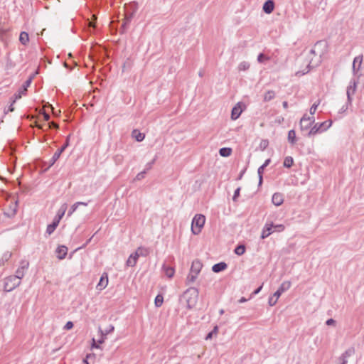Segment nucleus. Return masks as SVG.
I'll list each match as a JSON object with an SVG mask.
<instances>
[{"label": "nucleus", "mask_w": 364, "mask_h": 364, "mask_svg": "<svg viewBox=\"0 0 364 364\" xmlns=\"http://www.w3.org/2000/svg\"><path fill=\"white\" fill-rule=\"evenodd\" d=\"M354 353V348H349L339 357L337 364H347L348 358L352 356Z\"/></svg>", "instance_id": "f8f14e48"}, {"label": "nucleus", "mask_w": 364, "mask_h": 364, "mask_svg": "<svg viewBox=\"0 0 364 364\" xmlns=\"http://www.w3.org/2000/svg\"><path fill=\"white\" fill-rule=\"evenodd\" d=\"M291 287V282L289 281H285L282 283L278 289L274 292V296L279 298L282 293L288 290Z\"/></svg>", "instance_id": "ddd939ff"}, {"label": "nucleus", "mask_w": 364, "mask_h": 364, "mask_svg": "<svg viewBox=\"0 0 364 364\" xmlns=\"http://www.w3.org/2000/svg\"><path fill=\"white\" fill-rule=\"evenodd\" d=\"M269 163H270V159H267V160L265 161V162L264 163V164H262V166H264V168H265L266 166H267L269 165Z\"/></svg>", "instance_id": "13d9d810"}, {"label": "nucleus", "mask_w": 364, "mask_h": 364, "mask_svg": "<svg viewBox=\"0 0 364 364\" xmlns=\"http://www.w3.org/2000/svg\"><path fill=\"white\" fill-rule=\"evenodd\" d=\"M57 257L59 259H63L68 253V247L65 245H60L56 249Z\"/></svg>", "instance_id": "dca6fc26"}, {"label": "nucleus", "mask_w": 364, "mask_h": 364, "mask_svg": "<svg viewBox=\"0 0 364 364\" xmlns=\"http://www.w3.org/2000/svg\"><path fill=\"white\" fill-rule=\"evenodd\" d=\"M114 160H115V162L117 164H121L122 161V156H120V155H117L115 157H114Z\"/></svg>", "instance_id": "8fccbe9b"}, {"label": "nucleus", "mask_w": 364, "mask_h": 364, "mask_svg": "<svg viewBox=\"0 0 364 364\" xmlns=\"http://www.w3.org/2000/svg\"><path fill=\"white\" fill-rule=\"evenodd\" d=\"M138 257L135 256V252L132 254L127 260V265L128 267H134L136 264Z\"/></svg>", "instance_id": "a878e982"}, {"label": "nucleus", "mask_w": 364, "mask_h": 364, "mask_svg": "<svg viewBox=\"0 0 364 364\" xmlns=\"http://www.w3.org/2000/svg\"><path fill=\"white\" fill-rule=\"evenodd\" d=\"M67 208H68V205L66 203L63 204L60 206V209L58 210L56 216L58 217L59 218L62 219V218L65 215Z\"/></svg>", "instance_id": "7c9ffc66"}, {"label": "nucleus", "mask_w": 364, "mask_h": 364, "mask_svg": "<svg viewBox=\"0 0 364 364\" xmlns=\"http://www.w3.org/2000/svg\"><path fill=\"white\" fill-rule=\"evenodd\" d=\"M202 267V263L198 259L194 260L192 262L190 273L186 278V282L188 284L193 283L196 281Z\"/></svg>", "instance_id": "f03ea898"}, {"label": "nucleus", "mask_w": 364, "mask_h": 364, "mask_svg": "<svg viewBox=\"0 0 364 364\" xmlns=\"http://www.w3.org/2000/svg\"><path fill=\"white\" fill-rule=\"evenodd\" d=\"M48 126H49V128H50V129H58V124L53 122H50L48 124Z\"/></svg>", "instance_id": "3c124183"}, {"label": "nucleus", "mask_w": 364, "mask_h": 364, "mask_svg": "<svg viewBox=\"0 0 364 364\" xmlns=\"http://www.w3.org/2000/svg\"><path fill=\"white\" fill-rule=\"evenodd\" d=\"M205 217L201 214H197L194 216L192 224L191 231L194 235H198L201 232L202 228L204 226Z\"/></svg>", "instance_id": "20e7f679"}, {"label": "nucleus", "mask_w": 364, "mask_h": 364, "mask_svg": "<svg viewBox=\"0 0 364 364\" xmlns=\"http://www.w3.org/2000/svg\"><path fill=\"white\" fill-rule=\"evenodd\" d=\"M132 136L137 141H142L145 137L144 134L141 133L137 129H134L132 132Z\"/></svg>", "instance_id": "5701e85b"}, {"label": "nucleus", "mask_w": 364, "mask_h": 364, "mask_svg": "<svg viewBox=\"0 0 364 364\" xmlns=\"http://www.w3.org/2000/svg\"><path fill=\"white\" fill-rule=\"evenodd\" d=\"M80 203V205H85V206H87V203H85V202H78Z\"/></svg>", "instance_id": "69168bd1"}, {"label": "nucleus", "mask_w": 364, "mask_h": 364, "mask_svg": "<svg viewBox=\"0 0 364 364\" xmlns=\"http://www.w3.org/2000/svg\"><path fill=\"white\" fill-rule=\"evenodd\" d=\"M347 107H344V106L342 107L341 109V112H345L346 109H347Z\"/></svg>", "instance_id": "774afa93"}, {"label": "nucleus", "mask_w": 364, "mask_h": 364, "mask_svg": "<svg viewBox=\"0 0 364 364\" xmlns=\"http://www.w3.org/2000/svg\"><path fill=\"white\" fill-rule=\"evenodd\" d=\"M277 300H278V298L274 296V295H273L272 296H271L269 299L268 303H269V306H273L277 304Z\"/></svg>", "instance_id": "37998d69"}, {"label": "nucleus", "mask_w": 364, "mask_h": 364, "mask_svg": "<svg viewBox=\"0 0 364 364\" xmlns=\"http://www.w3.org/2000/svg\"><path fill=\"white\" fill-rule=\"evenodd\" d=\"M318 43H316L314 48L311 49L309 51V58H310L307 68H314L318 65L321 63V54H316V48L318 46Z\"/></svg>", "instance_id": "39448f33"}, {"label": "nucleus", "mask_w": 364, "mask_h": 364, "mask_svg": "<svg viewBox=\"0 0 364 364\" xmlns=\"http://www.w3.org/2000/svg\"><path fill=\"white\" fill-rule=\"evenodd\" d=\"M243 173H244V171L240 173V176L238 177V179H241L242 178Z\"/></svg>", "instance_id": "338daca9"}, {"label": "nucleus", "mask_w": 364, "mask_h": 364, "mask_svg": "<svg viewBox=\"0 0 364 364\" xmlns=\"http://www.w3.org/2000/svg\"><path fill=\"white\" fill-rule=\"evenodd\" d=\"M332 124L331 121H325L321 123H315L306 134V136L311 137L317 134L321 133L327 130Z\"/></svg>", "instance_id": "7ed1b4c3"}, {"label": "nucleus", "mask_w": 364, "mask_h": 364, "mask_svg": "<svg viewBox=\"0 0 364 364\" xmlns=\"http://www.w3.org/2000/svg\"><path fill=\"white\" fill-rule=\"evenodd\" d=\"M275 92L273 90H268L264 95V101L269 102L274 99Z\"/></svg>", "instance_id": "c756f323"}, {"label": "nucleus", "mask_w": 364, "mask_h": 364, "mask_svg": "<svg viewBox=\"0 0 364 364\" xmlns=\"http://www.w3.org/2000/svg\"><path fill=\"white\" fill-rule=\"evenodd\" d=\"M79 205H80V203H74V204L71 206V208H70V210L68 211V216H70V215H72V214H73V213L77 210V208H78V206H79Z\"/></svg>", "instance_id": "79ce46f5"}, {"label": "nucleus", "mask_w": 364, "mask_h": 364, "mask_svg": "<svg viewBox=\"0 0 364 364\" xmlns=\"http://www.w3.org/2000/svg\"><path fill=\"white\" fill-rule=\"evenodd\" d=\"M326 323L328 326H333L336 324V321L333 318H329L326 321Z\"/></svg>", "instance_id": "09e8293b"}, {"label": "nucleus", "mask_w": 364, "mask_h": 364, "mask_svg": "<svg viewBox=\"0 0 364 364\" xmlns=\"http://www.w3.org/2000/svg\"><path fill=\"white\" fill-rule=\"evenodd\" d=\"M315 119L314 117H309L305 114L300 120V128L301 131L310 130L312 124H314Z\"/></svg>", "instance_id": "0eeeda50"}, {"label": "nucleus", "mask_w": 364, "mask_h": 364, "mask_svg": "<svg viewBox=\"0 0 364 364\" xmlns=\"http://www.w3.org/2000/svg\"><path fill=\"white\" fill-rule=\"evenodd\" d=\"M21 284V281L18 278L15 277L9 276L6 278L4 282V290L6 291H11L15 288L18 287Z\"/></svg>", "instance_id": "423d86ee"}, {"label": "nucleus", "mask_w": 364, "mask_h": 364, "mask_svg": "<svg viewBox=\"0 0 364 364\" xmlns=\"http://www.w3.org/2000/svg\"><path fill=\"white\" fill-rule=\"evenodd\" d=\"M92 341H93L92 348H99V346L95 343V339H92Z\"/></svg>", "instance_id": "0e129e2a"}, {"label": "nucleus", "mask_w": 364, "mask_h": 364, "mask_svg": "<svg viewBox=\"0 0 364 364\" xmlns=\"http://www.w3.org/2000/svg\"><path fill=\"white\" fill-rule=\"evenodd\" d=\"M242 113V109L240 107V103H238L236 106H235L231 112V118L232 119H237Z\"/></svg>", "instance_id": "aec40b11"}, {"label": "nucleus", "mask_w": 364, "mask_h": 364, "mask_svg": "<svg viewBox=\"0 0 364 364\" xmlns=\"http://www.w3.org/2000/svg\"><path fill=\"white\" fill-rule=\"evenodd\" d=\"M114 326H112V325H109V326H108V328H106V329H105V330H104V331H103V330H102L100 328H99V331H100V333H101V335H102V336H107V335H108L109 333H112V332L114 331Z\"/></svg>", "instance_id": "473e14b6"}, {"label": "nucleus", "mask_w": 364, "mask_h": 364, "mask_svg": "<svg viewBox=\"0 0 364 364\" xmlns=\"http://www.w3.org/2000/svg\"><path fill=\"white\" fill-rule=\"evenodd\" d=\"M309 70H307L306 71H303V72L298 71L296 73V75H299V76L304 75V74L307 73L309 72Z\"/></svg>", "instance_id": "6e6d98bb"}, {"label": "nucleus", "mask_w": 364, "mask_h": 364, "mask_svg": "<svg viewBox=\"0 0 364 364\" xmlns=\"http://www.w3.org/2000/svg\"><path fill=\"white\" fill-rule=\"evenodd\" d=\"M235 253L237 255H242L245 252V247L243 245H240L235 249Z\"/></svg>", "instance_id": "f704fd0d"}, {"label": "nucleus", "mask_w": 364, "mask_h": 364, "mask_svg": "<svg viewBox=\"0 0 364 364\" xmlns=\"http://www.w3.org/2000/svg\"><path fill=\"white\" fill-rule=\"evenodd\" d=\"M272 201L276 206L281 205L284 202V198L282 193H275L272 196Z\"/></svg>", "instance_id": "6ab92c4d"}, {"label": "nucleus", "mask_w": 364, "mask_h": 364, "mask_svg": "<svg viewBox=\"0 0 364 364\" xmlns=\"http://www.w3.org/2000/svg\"><path fill=\"white\" fill-rule=\"evenodd\" d=\"M60 220H61L60 218H59L58 217L55 216V218L53 219V221L52 222V223H55V226L58 227Z\"/></svg>", "instance_id": "603ef678"}, {"label": "nucleus", "mask_w": 364, "mask_h": 364, "mask_svg": "<svg viewBox=\"0 0 364 364\" xmlns=\"http://www.w3.org/2000/svg\"><path fill=\"white\" fill-rule=\"evenodd\" d=\"M294 159L291 156H287L284 161V166L286 168H291L293 166Z\"/></svg>", "instance_id": "2f4dec72"}, {"label": "nucleus", "mask_w": 364, "mask_h": 364, "mask_svg": "<svg viewBox=\"0 0 364 364\" xmlns=\"http://www.w3.org/2000/svg\"><path fill=\"white\" fill-rule=\"evenodd\" d=\"M73 327V323L72 321H68L64 326V329L70 330Z\"/></svg>", "instance_id": "de8ad7c7"}, {"label": "nucleus", "mask_w": 364, "mask_h": 364, "mask_svg": "<svg viewBox=\"0 0 364 364\" xmlns=\"http://www.w3.org/2000/svg\"><path fill=\"white\" fill-rule=\"evenodd\" d=\"M262 288V286L259 287L257 289H255L253 291L252 294H254V295L257 294L261 291Z\"/></svg>", "instance_id": "4d7b16f0"}, {"label": "nucleus", "mask_w": 364, "mask_h": 364, "mask_svg": "<svg viewBox=\"0 0 364 364\" xmlns=\"http://www.w3.org/2000/svg\"><path fill=\"white\" fill-rule=\"evenodd\" d=\"M17 206H18V201L17 200H16L14 202H11V203L9 205V208L6 211L4 212V214L8 218H12L16 213Z\"/></svg>", "instance_id": "4468645a"}, {"label": "nucleus", "mask_w": 364, "mask_h": 364, "mask_svg": "<svg viewBox=\"0 0 364 364\" xmlns=\"http://www.w3.org/2000/svg\"><path fill=\"white\" fill-rule=\"evenodd\" d=\"M149 250L142 247H139L135 251V256L139 257L140 256L146 257L149 255Z\"/></svg>", "instance_id": "393cba45"}, {"label": "nucleus", "mask_w": 364, "mask_h": 364, "mask_svg": "<svg viewBox=\"0 0 364 364\" xmlns=\"http://www.w3.org/2000/svg\"><path fill=\"white\" fill-rule=\"evenodd\" d=\"M273 224H266L262 230L261 238L264 239L269 237L272 232Z\"/></svg>", "instance_id": "a211bd4d"}, {"label": "nucleus", "mask_w": 364, "mask_h": 364, "mask_svg": "<svg viewBox=\"0 0 364 364\" xmlns=\"http://www.w3.org/2000/svg\"><path fill=\"white\" fill-rule=\"evenodd\" d=\"M101 336H102L101 339H100V340L98 341V343H102L104 342V340H105V336H102V335H101Z\"/></svg>", "instance_id": "052dcab7"}, {"label": "nucleus", "mask_w": 364, "mask_h": 364, "mask_svg": "<svg viewBox=\"0 0 364 364\" xmlns=\"http://www.w3.org/2000/svg\"><path fill=\"white\" fill-rule=\"evenodd\" d=\"M238 301L239 303H243L247 301V299L245 297H242Z\"/></svg>", "instance_id": "e2e57ef3"}, {"label": "nucleus", "mask_w": 364, "mask_h": 364, "mask_svg": "<svg viewBox=\"0 0 364 364\" xmlns=\"http://www.w3.org/2000/svg\"><path fill=\"white\" fill-rule=\"evenodd\" d=\"M264 166H261L258 168V170H257V173H258V176H259V186H260L262 183V180H263L262 174L264 172Z\"/></svg>", "instance_id": "4c0bfd02"}, {"label": "nucleus", "mask_w": 364, "mask_h": 364, "mask_svg": "<svg viewBox=\"0 0 364 364\" xmlns=\"http://www.w3.org/2000/svg\"><path fill=\"white\" fill-rule=\"evenodd\" d=\"M269 58L263 53H259L257 56V61L260 63H264L265 60H269Z\"/></svg>", "instance_id": "ea45409f"}, {"label": "nucleus", "mask_w": 364, "mask_h": 364, "mask_svg": "<svg viewBox=\"0 0 364 364\" xmlns=\"http://www.w3.org/2000/svg\"><path fill=\"white\" fill-rule=\"evenodd\" d=\"M163 302H164L163 296L161 294H158L155 298V301H154L155 306L156 307H160L162 305Z\"/></svg>", "instance_id": "c9c22d12"}, {"label": "nucleus", "mask_w": 364, "mask_h": 364, "mask_svg": "<svg viewBox=\"0 0 364 364\" xmlns=\"http://www.w3.org/2000/svg\"><path fill=\"white\" fill-rule=\"evenodd\" d=\"M282 105H283V107L284 109H287L288 108V102L287 101H284L283 103H282Z\"/></svg>", "instance_id": "bf43d9fd"}, {"label": "nucleus", "mask_w": 364, "mask_h": 364, "mask_svg": "<svg viewBox=\"0 0 364 364\" xmlns=\"http://www.w3.org/2000/svg\"><path fill=\"white\" fill-rule=\"evenodd\" d=\"M146 173V170H144V171H141V172L139 173L136 175V178H135V180H136V181H140V180H141L142 178H144V176H145Z\"/></svg>", "instance_id": "c03bdc74"}, {"label": "nucleus", "mask_w": 364, "mask_h": 364, "mask_svg": "<svg viewBox=\"0 0 364 364\" xmlns=\"http://www.w3.org/2000/svg\"><path fill=\"white\" fill-rule=\"evenodd\" d=\"M14 104V103L12 102L11 105L9 106V112H13L14 110V106H13Z\"/></svg>", "instance_id": "680f3d73"}, {"label": "nucleus", "mask_w": 364, "mask_h": 364, "mask_svg": "<svg viewBox=\"0 0 364 364\" xmlns=\"http://www.w3.org/2000/svg\"><path fill=\"white\" fill-rule=\"evenodd\" d=\"M19 41L21 44L26 46L29 41L28 33L25 31H22L19 36Z\"/></svg>", "instance_id": "bb28decb"}, {"label": "nucleus", "mask_w": 364, "mask_h": 364, "mask_svg": "<svg viewBox=\"0 0 364 364\" xmlns=\"http://www.w3.org/2000/svg\"><path fill=\"white\" fill-rule=\"evenodd\" d=\"M250 67V65L248 62L243 61L241 62L238 65V70L240 71H245L247 70Z\"/></svg>", "instance_id": "72a5a7b5"}, {"label": "nucleus", "mask_w": 364, "mask_h": 364, "mask_svg": "<svg viewBox=\"0 0 364 364\" xmlns=\"http://www.w3.org/2000/svg\"><path fill=\"white\" fill-rule=\"evenodd\" d=\"M29 267V262L27 260H21L20 262V265L16 271V274L13 275L14 277L18 278L20 281L21 279L24 277L26 271L28 270Z\"/></svg>", "instance_id": "6e6552de"}, {"label": "nucleus", "mask_w": 364, "mask_h": 364, "mask_svg": "<svg viewBox=\"0 0 364 364\" xmlns=\"http://www.w3.org/2000/svg\"><path fill=\"white\" fill-rule=\"evenodd\" d=\"M32 82V77L28 78L27 80H26L22 86V87L18 90L17 93H16L14 95V99L13 100V103H15V102L21 98L23 95L26 94V92L27 91V88L30 86L31 83Z\"/></svg>", "instance_id": "9b49d317"}, {"label": "nucleus", "mask_w": 364, "mask_h": 364, "mask_svg": "<svg viewBox=\"0 0 364 364\" xmlns=\"http://www.w3.org/2000/svg\"><path fill=\"white\" fill-rule=\"evenodd\" d=\"M108 284V278L106 275L105 277L102 275L100 279L99 283L97 285V288L100 290L104 289Z\"/></svg>", "instance_id": "4be33fe9"}, {"label": "nucleus", "mask_w": 364, "mask_h": 364, "mask_svg": "<svg viewBox=\"0 0 364 364\" xmlns=\"http://www.w3.org/2000/svg\"><path fill=\"white\" fill-rule=\"evenodd\" d=\"M198 294V290L195 287H191L183 293V297L186 301L188 308L191 309L196 306Z\"/></svg>", "instance_id": "f257e3e1"}, {"label": "nucleus", "mask_w": 364, "mask_h": 364, "mask_svg": "<svg viewBox=\"0 0 364 364\" xmlns=\"http://www.w3.org/2000/svg\"><path fill=\"white\" fill-rule=\"evenodd\" d=\"M162 269L164 272L165 274L168 277L171 278L173 277L175 270L173 267H168L165 264L163 265Z\"/></svg>", "instance_id": "b1692460"}, {"label": "nucleus", "mask_w": 364, "mask_h": 364, "mask_svg": "<svg viewBox=\"0 0 364 364\" xmlns=\"http://www.w3.org/2000/svg\"><path fill=\"white\" fill-rule=\"evenodd\" d=\"M56 228L57 226H55V223H51L48 225L46 228V234H48V235H51L55 231Z\"/></svg>", "instance_id": "58836bf2"}, {"label": "nucleus", "mask_w": 364, "mask_h": 364, "mask_svg": "<svg viewBox=\"0 0 364 364\" xmlns=\"http://www.w3.org/2000/svg\"><path fill=\"white\" fill-rule=\"evenodd\" d=\"M218 332V327L217 326H215L213 328V329L210 333H208L207 334L205 339L206 340L211 339L213 336L217 335Z\"/></svg>", "instance_id": "e433bc0d"}, {"label": "nucleus", "mask_w": 364, "mask_h": 364, "mask_svg": "<svg viewBox=\"0 0 364 364\" xmlns=\"http://www.w3.org/2000/svg\"><path fill=\"white\" fill-rule=\"evenodd\" d=\"M357 88V82L353 80L350 82V85L347 87L346 90V95H347V101L348 104H351L352 102V96L355 94Z\"/></svg>", "instance_id": "9d476101"}, {"label": "nucleus", "mask_w": 364, "mask_h": 364, "mask_svg": "<svg viewBox=\"0 0 364 364\" xmlns=\"http://www.w3.org/2000/svg\"><path fill=\"white\" fill-rule=\"evenodd\" d=\"M319 104H320V100H318V102H316L312 105V106L311 107L310 110H309L310 114L311 115L314 114Z\"/></svg>", "instance_id": "a19ab883"}, {"label": "nucleus", "mask_w": 364, "mask_h": 364, "mask_svg": "<svg viewBox=\"0 0 364 364\" xmlns=\"http://www.w3.org/2000/svg\"><path fill=\"white\" fill-rule=\"evenodd\" d=\"M274 9V1L273 0H267L262 6L264 12L267 14H271Z\"/></svg>", "instance_id": "2eb2a0df"}, {"label": "nucleus", "mask_w": 364, "mask_h": 364, "mask_svg": "<svg viewBox=\"0 0 364 364\" xmlns=\"http://www.w3.org/2000/svg\"><path fill=\"white\" fill-rule=\"evenodd\" d=\"M363 62V55L356 56L353 63V73L355 74L360 68Z\"/></svg>", "instance_id": "f3484780"}, {"label": "nucleus", "mask_w": 364, "mask_h": 364, "mask_svg": "<svg viewBox=\"0 0 364 364\" xmlns=\"http://www.w3.org/2000/svg\"><path fill=\"white\" fill-rule=\"evenodd\" d=\"M227 267H228L227 264L225 262H221L214 264L212 267V270H213V272H214L215 273H218L220 272L225 270Z\"/></svg>", "instance_id": "412c9836"}, {"label": "nucleus", "mask_w": 364, "mask_h": 364, "mask_svg": "<svg viewBox=\"0 0 364 364\" xmlns=\"http://www.w3.org/2000/svg\"><path fill=\"white\" fill-rule=\"evenodd\" d=\"M288 141L291 144H295L296 141V132L294 129L289 130L288 132Z\"/></svg>", "instance_id": "cd10ccee"}, {"label": "nucleus", "mask_w": 364, "mask_h": 364, "mask_svg": "<svg viewBox=\"0 0 364 364\" xmlns=\"http://www.w3.org/2000/svg\"><path fill=\"white\" fill-rule=\"evenodd\" d=\"M43 115L45 121H48L50 119V115L48 113L43 112Z\"/></svg>", "instance_id": "5fc2aeb1"}, {"label": "nucleus", "mask_w": 364, "mask_h": 364, "mask_svg": "<svg viewBox=\"0 0 364 364\" xmlns=\"http://www.w3.org/2000/svg\"><path fill=\"white\" fill-rule=\"evenodd\" d=\"M240 188H237L235 191V193H234V195H233V197H232V200L234 201H236L237 200V198H238V196H240Z\"/></svg>", "instance_id": "49530a36"}, {"label": "nucleus", "mask_w": 364, "mask_h": 364, "mask_svg": "<svg viewBox=\"0 0 364 364\" xmlns=\"http://www.w3.org/2000/svg\"><path fill=\"white\" fill-rule=\"evenodd\" d=\"M69 144V136L67 137L65 143L57 151H55L49 161V167H51L56 161L60 158L61 154L65 151L67 146Z\"/></svg>", "instance_id": "1a4fd4ad"}, {"label": "nucleus", "mask_w": 364, "mask_h": 364, "mask_svg": "<svg viewBox=\"0 0 364 364\" xmlns=\"http://www.w3.org/2000/svg\"><path fill=\"white\" fill-rule=\"evenodd\" d=\"M273 228H274V230L275 231H277V232H282L284 230V226L282 224L280 225H273Z\"/></svg>", "instance_id": "a18cd8bd"}, {"label": "nucleus", "mask_w": 364, "mask_h": 364, "mask_svg": "<svg viewBox=\"0 0 364 364\" xmlns=\"http://www.w3.org/2000/svg\"><path fill=\"white\" fill-rule=\"evenodd\" d=\"M219 154H220V155L221 156L228 157V156L231 155V154H232V149L231 148H228V147L221 148L219 150Z\"/></svg>", "instance_id": "c85d7f7f"}, {"label": "nucleus", "mask_w": 364, "mask_h": 364, "mask_svg": "<svg viewBox=\"0 0 364 364\" xmlns=\"http://www.w3.org/2000/svg\"><path fill=\"white\" fill-rule=\"evenodd\" d=\"M154 162H155V159H154L151 162H150V163H149V164H146V169H145V170H146V171L147 170H149V169H151V166H152V165L154 164Z\"/></svg>", "instance_id": "864d4df0"}]
</instances>
